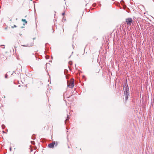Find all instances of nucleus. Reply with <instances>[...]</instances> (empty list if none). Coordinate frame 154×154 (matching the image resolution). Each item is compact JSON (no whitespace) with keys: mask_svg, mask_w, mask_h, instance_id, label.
I'll return each mask as SVG.
<instances>
[{"mask_svg":"<svg viewBox=\"0 0 154 154\" xmlns=\"http://www.w3.org/2000/svg\"><path fill=\"white\" fill-rule=\"evenodd\" d=\"M123 90L124 91L125 97V100L126 101L128 99V97H129V88L126 84L124 86Z\"/></svg>","mask_w":154,"mask_h":154,"instance_id":"obj_1","label":"nucleus"},{"mask_svg":"<svg viewBox=\"0 0 154 154\" xmlns=\"http://www.w3.org/2000/svg\"><path fill=\"white\" fill-rule=\"evenodd\" d=\"M67 85L69 87L72 88H73L74 86V81H72L69 82H68Z\"/></svg>","mask_w":154,"mask_h":154,"instance_id":"obj_2","label":"nucleus"},{"mask_svg":"<svg viewBox=\"0 0 154 154\" xmlns=\"http://www.w3.org/2000/svg\"><path fill=\"white\" fill-rule=\"evenodd\" d=\"M126 22L127 25L130 26L131 25V23L133 22V20L131 18H128L126 19Z\"/></svg>","mask_w":154,"mask_h":154,"instance_id":"obj_3","label":"nucleus"},{"mask_svg":"<svg viewBox=\"0 0 154 154\" xmlns=\"http://www.w3.org/2000/svg\"><path fill=\"white\" fill-rule=\"evenodd\" d=\"M54 142H53L49 144L48 145V146L49 148H53L54 146Z\"/></svg>","mask_w":154,"mask_h":154,"instance_id":"obj_4","label":"nucleus"},{"mask_svg":"<svg viewBox=\"0 0 154 154\" xmlns=\"http://www.w3.org/2000/svg\"><path fill=\"white\" fill-rule=\"evenodd\" d=\"M34 43L32 42L31 44H28L26 45H23V46L24 47H31L33 45Z\"/></svg>","mask_w":154,"mask_h":154,"instance_id":"obj_5","label":"nucleus"},{"mask_svg":"<svg viewBox=\"0 0 154 154\" xmlns=\"http://www.w3.org/2000/svg\"><path fill=\"white\" fill-rule=\"evenodd\" d=\"M69 119V115H67V119H66V120L65 121V123H66V121H67V120H68Z\"/></svg>","mask_w":154,"mask_h":154,"instance_id":"obj_6","label":"nucleus"},{"mask_svg":"<svg viewBox=\"0 0 154 154\" xmlns=\"http://www.w3.org/2000/svg\"><path fill=\"white\" fill-rule=\"evenodd\" d=\"M22 21H23L24 22H25L26 23H27V22L26 21V20L25 19H23L22 20Z\"/></svg>","mask_w":154,"mask_h":154,"instance_id":"obj_7","label":"nucleus"},{"mask_svg":"<svg viewBox=\"0 0 154 154\" xmlns=\"http://www.w3.org/2000/svg\"><path fill=\"white\" fill-rule=\"evenodd\" d=\"M54 142L55 143L54 145H55L56 146H57L58 144V142L57 141H54Z\"/></svg>","mask_w":154,"mask_h":154,"instance_id":"obj_8","label":"nucleus"},{"mask_svg":"<svg viewBox=\"0 0 154 154\" xmlns=\"http://www.w3.org/2000/svg\"><path fill=\"white\" fill-rule=\"evenodd\" d=\"M69 65H71L72 64V61H69Z\"/></svg>","mask_w":154,"mask_h":154,"instance_id":"obj_9","label":"nucleus"},{"mask_svg":"<svg viewBox=\"0 0 154 154\" xmlns=\"http://www.w3.org/2000/svg\"><path fill=\"white\" fill-rule=\"evenodd\" d=\"M64 14H65V13H63L62 14V15H64Z\"/></svg>","mask_w":154,"mask_h":154,"instance_id":"obj_10","label":"nucleus"},{"mask_svg":"<svg viewBox=\"0 0 154 154\" xmlns=\"http://www.w3.org/2000/svg\"><path fill=\"white\" fill-rule=\"evenodd\" d=\"M14 27H16V26L15 25H14Z\"/></svg>","mask_w":154,"mask_h":154,"instance_id":"obj_11","label":"nucleus"},{"mask_svg":"<svg viewBox=\"0 0 154 154\" xmlns=\"http://www.w3.org/2000/svg\"><path fill=\"white\" fill-rule=\"evenodd\" d=\"M3 48H4V47H3Z\"/></svg>","mask_w":154,"mask_h":154,"instance_id":"obj_12","label":"nucleus"},{"mask_svg":"<svg viewBox=\"0 0 154 154\" xmlns=\"http://www.w3.org/2000/svg\"><path fill=\"white\" fill-rule=\"evenodd\" d=\"M3 48H4V47H3Z\"/></svg>","mask_w":154,"mask_h":154,"instance_id":"obj_13","label":"nucleus"}]
</instances>
